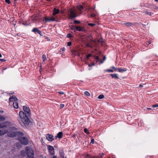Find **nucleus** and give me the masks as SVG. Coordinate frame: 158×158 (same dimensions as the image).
<instances>
[{
  "label": "nucleus",
  "mask_w": 158,
  "mask_h": 158,
  "mask_svg": "<svg viewBox=\"0 0 158 158\" xmlns=\"http://www.w3.org/2000/svg\"><path fill=\"white\" fill-rule=\"evenodd\" d=\"M23 109L25 113L20 111L19 113L20 118L18 119L19 123L23 127H25L26 125H32V123L28 118L31 115L29 108L26 106H23Z\"/></svg>",
  "instance_id": "nucleus-1"
},
{
  "label": "nucleus",
  "mask_w": 158,
  "mask_h": 158,
  "mask_svg": "<svg viewBox=\"0 0 158 158\" xmlns=\"http://www.w3.org/2000/svg\"><path fill=\"white\" fill-rule=\"evenodd\" d=\"M60 10L58 9H56L54 8L53 10L52 13V16L51 17L46 16L43 18V21H45L46 22H50L56 21L58 22L59 21V18L56 15L59 13Z\"/></svg>",
  "instance_id": "nucleus-2"
},
{
  "label": "nucleus",
  "mask_w": 158,
  "mask_h": 158,
  "mask_svg": "<svg viewBox=\"0 0 158 158\" xmlns=\"http://www.w3.org/2000/svg\"><path fill=\"white\" fill-rule=\"evenodd\" d=\"M68 14L69 19H70L75 18L79 15V14L77 15V12L75 9L72 8L68 10Z\"/></svg>",
  "instance_id": "nucleus-3"
},
{
  "label": "nucleus",
  "mask_w": 158,
  "mask_h": 158,
  "mask_svg": "<svg viewBox=\"0 0 158 158\" xmlns=\"http://www.w3.org/2000/svg\"><path fill=\"white\" fill-rule=\"evenodd\" d=\"M24 135L23 134V135L19 136L18 137V140L21 144L24 145H27L28 144L29 140L27 137H24Z\"/></svg>",
  "instance_id": "nucleus-4"
},
{
  "label": "nucleus",
  "mask_w": 158,
  "mask_h": 158,
  "mask_svg": "<svg viewBox=\"0 0 158 158\" xmlns=\"http://www.w3.org/2000/svg\"><path fill=\"white\" fill-rule=\"evenodd\" d=\"M26 150L27 151V156L29 158H33L34 156V153L31 148L29 147H26Z\"/></svg>",
  "instance_id": "nucleus-5"
},
{
  "label": "nucleus",
  "mask_w": 158,
  "mask_h": 158,
  "mask_svg": "<svg viewBox=\"0 0 158 158\" xmlns=\"http://www.w3.org/2000/svg\"><path fill=\"white\" fill-rule=\"evenodd\" d=\"M23 135V133L20 132H13L8 133L7 135L9 137H14L17 136L18 137L19 136L22 135Z\"/></svg>",
  "instance_id": "nucleus-6"
},
{
  "label": "nucleus",
  "mask_w": 158,
  "mask_h": 158,
  "mask_svg": "<svg viewBox=\"0 0 158 158\" xmlns=\"http://www.w3.org/2000/svg\"><path fill=\"white\" fill-rule=\"evenodd\" d=\"M48 148L50 156H53L55 154L54 149L52 146L48 145Z\"/></svg>",
  "instance_id": "nucleus-7"
},
{
  "label": "nucleus",
  "mask_w": 158,
  "mask_h": 158,
  "mask_svg": "<svg viewBox=\"0 0 158 158\" xmlns=\"http://www.w3.org/2000/svg\"><path fill=\"white\" fill-rule=\"evenodd\" d=\"M46 139L49 141H52L53 139V136L52 135L48 134L46 136Z\"/></svg>",
  "instance_id": "nucleus-8"
},
{
  "label": "nucleus",
  "mask_w": 158,
  "mask_h": 158,
  "mask_svg": "<svg viewBox=\"0 0 158 158\" xmlns=\"http://www.w3.org/2000/svg\"><path fill=\"white\" fill-rule=\"evenodd\" d=\"M8 123V122L5 121L3 123H0V129L3 128H7V126L6 124Z\"/></svg>",
  "instance_id": "nucleus-9"
},
{
  "label": "nucleus",
  "mask_w": 158,
  "mask_h": 158,
  "mask_svg": "<svg viewBox=\"0 0 158 158\" xmlns=\"http://www.w3.org/2000/svg\"><path fill=\"white\" fill-rule=\"evenodd\" d=\"M8 132V130L7 129L0 130V136L6 134Z\"/></svg>",
  "instance_id": "nucleus-10"
},
{
  "label": "nucleus",
  "mask_w": 158,
  "mask_h": 158,
  "mask_svg": "<svg viewBox=\"0 0 158 158\" xmlns=\"http://www.w3.org/2000/svg\"><path fill=\"white\" fill-rule=\"evenodd\" d=\"M10 102H12L13 101H17V98L15 96H12L9 98V99Z\"/></svg>",
  "instance_id": "nucleus-11"
},
{
  "label": "nucleus",
  "mask_w": 158,
  "mask_h": 158,
  "mask_svg": "<svg viewBox=\"0 0 158 158\" xmlns=\"http://www.w3.org/2000/svg\"><path fill=\"white\" fill-rule=\"evenodd\" d=\"M77 8L80 10V12L79 13V15H80L82 12V10L83 9V6L81 5H78L77 6Z\"/></svg>",
  "instance_id": "nucleus-12"
},
{
  "label": "nucleus",
  "mask_w": 158,
  "mask_h": 158,
  "mask_svg": "<svg viewBox=\"0 0 158 158\" xmlns=\"http://www.w3.org/2000/svg\"><path fill=\"white\" fill-rule=\"evenodd\" d=\"M63 135V134L62 132H60L57 134L56 136H55V138H58L59 139H61L62 138Z\"/></svg>",
  "instance_id": "nucleus-13"
},
{
  "label": "nucleus",
  "mask_w": 158,
  "mask_h": 158,
  "mask_svg": "<svg viewBox=\"0 0 158 158\" xmlns=\"http://www.w3.org/2000/svg\"><path fill=\"white\" fill-rule=\"evenodd\" d=\"M104 156V153H101L99 154V156H91V158H102Z\"/></svg>",
  "instance_id": "nucleus-14"
},
{
  "label": "nucleus",
  "mask_w": 158,
  "mask_h": 158,
  "mask_svg": "<svg viewBox=\"0 0 158 158\" xmlns=\"http://www.w3.org/2000/svg\"><path fill=\"white\" fill-rule=\"evenodd\" d=\"M110 75L113 78H115L116 79H118L119 78V77H118V75L116 73L113 74H110Z\"/></svg>",
  "instance_id": "nucleus-15"
},
{
  "label": "nucleus",
  "mask_w": 158,
  "mask_h": 158,
  "mask_svg": "<svg viewBox=\"0 0 158 158\" xmlns=\"http://www.w3.org/2000/svg\"><path fill=\"white\" fill-rule=\"evenodd\" d=\"M117 69L118 72L120 73H123L127 71L125 69H122V68H117Z\"/></svg>",
  "instance_id": "nucleus-16"
},
{
  "label": "nucleus",
  "mask_w": 158,
  "mask_h": 158,
  "mask_svg": "<svg viewBox=\"0 0 158 158\" xmlns=\"http://www.w3.org/2000/svg\"><path fill=\"white\" fill-rule=\"evenodd\" d=\"M16 102L17 101H15L13 102V106L15 108L18 109L19 107L18 104Z\"/></svg>",
  "instance_id": "nucleus-17"
},
{
  "label": "nucleus",
  "mask_w": 158,
  "mask_h": 158,
  "mask_svg": "<svg viewBox=\"0 0 158 158\" xmlns=\"http://www.w3.org/2000/svg\"><path fill=\"white\" fill-rule=\"evenodd\" d=\"M59 153L60 156L63 158H64V153L63 150H60Z\"/></svg>",
  "instance_id": "nucleus-18"
},
{
  "label": "nucleus",
  "mask_w": 158,
  "mask_h": 158,
  "mask_svg": "<svg viewBox=\"0 0 158 158\" xmlns=\"http://www.w3.org/2000/svg\"><path fill=\"white\" fill-rule=\"evenodd\" d=\"M6 119V117L4 116L0 115V121H3Z\"/></svg>",
  "instance_id": "nucleus-19"
},
{
  "label": "nucleus",
  "mask_w": 158,
  "mask_h": 158,
  "mask_svg": "<svg viewBox=\"0 0 158 158\" xmlns=\"http://www.w3.org/2000/svg\"><path fill=\"white\" fill-rule=\"evenodd\" d=\"M124 24L126 25V26H128V27H132L133 24L131 23L130 22H127L124 23Z\"/></svg>",
  "instance_id": "nucleus-20"
},
{
  "label": "nucleus",
  "mask_w": 158,
  "mask_h": 158,
  "mask_svg": "<svg viewBox=\"0 0 158 158\" xmlns=\"http://www.w3.org/2000/svg\"><path fill=\"white\" fill-rule=\"evenodd\" d=\"M76 29L79 31H83L84 30V29L80 26L77 27Z\"/></svg>",
  "instance_id": "nucleus-21"
},
{
  "label": "nucleus",
  "mask_w": 158,
  "mask_h": 158,
  "mask_svg": "<svg viewBox=\"0 0 158 158\" xmlns=\"http://www.w3.org/2000/svg\"><path fill=\"white\" fill-rule=\"evenodd\" d=\"M145 13L147 15L150 16L152 15V14H153L151 12L148 11H145Z\"/></svg>",
  "instance_id": "nucleus-22"
},
{
  "label": "nucleus",
  "mask_w": 158,
  "mask_h": 158,
  "mask_svg": "<svg viewBox=\"0 0 158 158\" xmlns=\"http://www.w3.org/2000/svg\"><path fill=\"white\" fill-rule=\"evenodd\" d=\"M84 94L86 96H90V93L87 91H86L85 92Z\"/></svg>",
  "instance_id": "nucleus-23"
},
{
  "label": "nucleus",
  "mask_w": 158,
  "mask_h": 158,
  "mask_svg": "<svg viewBox=\"0 0 158 158\" xmlns=\"http://www.w3.org/2000/svg\"><path fill=\"white\" fill-rule=\"evenodd\" d=\"M42 58L43 61H44L46 59V58L45 55L44 54L42 56Z\"/></svg>",
  "instance_id": "nucleus-24"
},
{
  "label": "nucleus",
  "mask_w": 158,
  "mask_h": 158,
  "mask_svg": "<svg viewBox=\"0 0 158 158\" xmlns=\"http://www.w3.org/2000/svg\"><path fill=\"white\" fill-rule=\"evenodd\" d=\"M39 30H38L37 28H34L32 29V31L37 32Z\"/></svg>",
  "instance_id": "nucleus-25"
},
{
  "label": "nucleus",
  "mask_w": 158,
  "mask_h": 158,
  "mask_svg": "<svg viewBox=\"0 0 158 158\" xmlns=\"http://www.w3.org/2000/svg\"><path fill=\"white\" fill-rule=\"evenodd\" d=\"M76 26L74 25H72L71 27V29L72 30H74L76 29Z\"/></svg>",
  "instance_id": "nucleus-26"
},
{
  "label": "nucleus",
  "mask_w": 158,
  "mask_h": 158,
  "mask_svg": "<svg viewBox=\"0 0 158 158\" xmlns=\"http://www.w3.org/2000/svg\"><path fill=\"white\" fill-rule=\"evenodd\" d=\"M104 98V96L103 94H101L98 96V98L100 99H102Z\"/></svg>",
  "instance_id": "nucleus-27"
},
{
  "label": "nucleus",
  "mask_w": 158,
  "mask_h": 158,
  "mask_svg": "<svg viewBox=\"0 0 158 158\" xmlns=\"http://www.w3.org/2000/svg\"><path fill=\"white\" fill-rule=\"evenodd\" d=\"M66 37H67L69 38H71L73 37L72 35L70 33L68 34L67 35Z\"/></svg>",
  "instance_id": "nucleus-28"
},
{
  "label": "nucleus",
  "mask_w": 158,
  "mask_h": 158,
  "mask_svg": "<svg viewBox=\"0 0 158 158\" xmlns=\"http://www.w3.org/2000/svg\"><path fill=\"white\" fill-rule=\"evenodd\" d=\"M84 132L87 134H89V133L88 132V130L87 129L85 128L84 129Z\"/></svg>",
  "instance_id": "nucleus-29"
},
{
  "label": "nucleus",
  "mask_w": 158,
  "mask_h": 158,
  "mask_svg": "<svg viewBox=\"0 0 158 158\" xmlns=\"http://www.w3.org/2000/svg\"><path fill=\"white\" fill-rule=\"evenodd\" d=\"M92 56L91 54H88L86 57V59H88L90 57H91Z\"/></svg>",
  "instance_id": "nucleus-30"
},
{
  "label": "nucleus",
  "mask_w": 158,
  "mask_h": 158,
  "mask_svg": "<svg viewBox=\"0 0 158 158\" xmlns=\"http://www.w3.org/2000/svg\"><path fill=\"white\" fill-rule=\"evenodd\" d=\"M106 71L112 73V72H114V70H112V69H107L106 70Z\"/></svg>",
  "instance_id": "nucleus-31"
},
{
  "label": "nucleus",
  "mask_w": 158,
  "mask_h": 158,
  "mask_svg": "<svg viewBox=\"0 0 158 158\" xmlns=\"http://www.w3.org/2000/svg\"><path fill=\"white\" fill-rule=\"evenodd\" d=\"M80 23V22L77 20H75L74 21V23L75 24H79Z\"/></svg>",
  "instance_id": "nucleus-32"
},
{
  "label": "nucleus",
  "mask_w": 158,
  "mask_h": 158,
  "mask_svg": "<svg viewBox=\"0 0 158 158\" xmlns=\"http://www.w3.org/2000/svg\"><path fill=\"white\" fill-rule=\"evenodd\" d=\"M88 25L90 26L93 27L95 25V24L93 23H89Z\"/></svg>",
  "instance_id": "nucleus-33"
},
{
  "label": "nucleus",
  "mask_w": 158,
  "mask_h": 158,
  "mask_svg": "<svg viewBox=\"0 0 158 158\" xmlns=\"http://www.w3.org/2000/svg\"><path fill=\"white\" fill-rule=\"evenodd\" d=\"M95 65V63H93L91 64H89L88 66L89 67H91L92 66H94Z\"/></svg>",
  "instance_id": "nucleus-34"
},
{
  "label": "nucleus",
  "mask_w": 158,
  "mask_h": 158,
  "mask_svg": "<svg viewBox=\"0 0 158 158\" xmlns=\"http://www.w3.org/2000/svg\"><path fill=\"white\" fill-rule=\"evenodd\" d=\"M5 2L8 4H10L11 3L10 0H5Z\"/></svg>",
  "instance_id": "nucleus-35"
},
{
  "label": "nucleus",
  "mask_w": 158,
  "mask_h": 158,
  "mask_svg": "<svg viewBox=\"0 0 158 158\" xmlns=\"http://www.w3.org/2000/svg\"><path fill=\"white\" fill-rule=\"evenodd\" d=\"M64 104H60V109H62L63 107H64Z\"/></svg>",
  "instance_id": "nucleus-36"
},
{
  "label": "nucleus",
  "mask_w": 158,
  "mask_h": 158,
  "mask_svg": "<svg viewBox=\"0 0 158 158\" xmlns=\"http://www.w3.org/2000/svg\"><path fill=\"white\" fill-rule=\"evenodd\" d=\"M72 43L71 42H69L67 43V46H70L71 45Z\"/></svg>",
  "instance_id": "nucleus-37"
},
{
  "label": "nucleus",
  "mask_w": 158,
  "mask_h": 158,
  "mask_svg": "<svg viewBox=\"0 0 158 158\" xmlns=\"http://www.w3.org/2000/svg\"><path fill=\"white\" fill-rule=\"evenodd\" d=\"M158 107V104H156L155 105H152V107L155 108Z\"/></svg>",
  "instance_id": "nucleus-38"
},
{
  "label": "nucleus",
  "mask_w": 158,
  "mask_h": 158,
  "mask_svg": "<svg viewBox=\"0 0 158 158\" xmlns=\"http://www.w3.org/2000/svg\"><path fill=\"white\" fill-rule=\"evenodd\" d=\"M37 33H38V34H40V35H41V31H40V30H39L37 32Z\"/></svg>",
  "instance_id": "nucleus-39"
},
{
  "label": "nucleus",
  "mask_w": 158,
  "mask_h": 158,
  "mask_svg": "<svg viewBox=\"0 0 158 158\" xmlns=\"http://www.w3.org/2000/svg\"><path fill=\"white\" fill-rule=\"evenodd\" d=\"M98 61H99V63L100 64H102L103 63L104 61L103 60H101L100 59Z\"/></svg>",
  "instance_id": "nucleus-40"
},
{
  "label": "nucleus",
  "mask_w": 158,
  "mask_h": 158,
  "mask_svg": "<svg viewBox=\"0 0 158 158\" xmlns=\"http://www.w3.org/2000/svg\"><path fill=\"white\" fill-rule=\"evenodd\" d=\"M111 68L114 69V71H116L117 70V68H115L114 67V66H112Z\"/></svg>",
  "instance_id": "nucleus-41"
},
{
  "label": "nucleus",
  "mask_w": 158,
  "mask_h": 158,
  "mask_svg": "<svg viewBox=\"0 0 158 158\" xmlns=\"http://www.w3.org/2000/svg\"><path fill=\"white\" fill-rule=\"evenodd\" d=\"M96 15L95 14H94V13H93L91 15V16L92 17H94Z\"/></svg>",
  "instance_id": "nucleus-42"
},
{
  "label": "nucleus",
  "mask_w": 158,
  "mask_h": 158,
  "mask_svg": "<svg viewBox=\"0 0 158 158\" xmlns=\"http://www.w3.org/2000/svg\"><path fill=\"white\" fill-rule=\"evenodd\" d=\"M95 59L96 60H100L99 59V57L98 56H95Z\"/></svg>",
  "instance_id": "nucleus-43"
},
{
  "label": "nucleus",
  "mask_w": 158,
  "mask_h": 158,
  "mask_svg": "<svg viewBox=\"0 0 158 158\" xmlns=\"http://www.w3.org/2000/svg\"><path fill=\"white\" fill-rule=\"evenodd\" d=\"M94 139H92L91 140V142L90 143H94Z\"/></svg>",
  "instance_id": "nucleus-44"
},
{
  "label": "nucleus",
  "mask_w": 158,
  "mask_h": 158,
  "mask_svg": "<svg viewBox=\"0 0 158 158\" xmlns=\"http://www.w3.org/2000/svg\"><path fill=\"white\" fill-rule=\"evenodd\" d=\"M86 46L87 47H90V48H92V46H91L89 44H86Z\"/></svg>",
  "instance_id": "nucleus-45"
},
{
  "label": "nucleus",
  "mask_w": 158,
  "mask_h": 158,
  "mask_svg": "<svg viewBox=\"0 0 158 158\" xmlns=\"http://www.w3.org/2000/svg\"><path fill=\"white\" fill-rule=\"evenodd\" d=\"M59 93L61 94H64V93L62 91L59 92Z\"/></svg>",
  "instance_id": "nucleus-46"
},
{
  "label": "nucleus",
  "mask_w": 158,
  "mask_h": 158,
  "mask_svg": "<svg viewBox=\"0 0 158 158\" xmlns=\"http://www.w3.org/2000/svg\"><path fill=\"white\" fill-rule=\"evenodd\" d=\"M0 60L2 62H4L5 61V60L4 59H0Z\"/></svg>",
  "instance_id": "nucleus-47"
},
{
  "label": "nucleus",
  "mask_w": 158,
  "mask_h": 158,
  "mask_svg": "<svg viewBox=\"0 0 158 158\" xmlns=\"http://www.w3.org/2000/svg\"><path fill=\"white\" fill-rule=\"evenodd\" d=\"M51 158H57V156H54L52 157H51Z\"/></svg>",
  "instance_id": "nucleus-48"
},
{
  "label": "nucleus",
  "mask_w": 158,
  "mask_h": 158,
  "mask_svg": "<svg viewBox=\"0 0 158 158\" xmlns=\"http://www.w3.org/2000/svg\"><path fill=\"white\" fill-rule=\"evenodd\" d=\"M106 59V57L104 56L103 57V61H104Z\"/></svg>",
  "instance_id": "nucleus-49"
},
{
  "label": "nucleus",
  "mask_w": 158,
  "mask_h": 158,
  "mask_svg": "<svg viewBox=\"0 0 158 158\" xmlns=\"http://www.w3.org/2000/svg\"><path fill=\"white\" fill-rule=\"evenodd\" d=\"M65 48L64 47H63L62 48V51L63 52H64L65 51Z\"/></svg>",
  "instance_id": "nucleus-50"
},
{
  "label": "nucleus",
  "mask_w": 158,
  "mask_h": 158,
  "mask_svg": "<svg viewBox=\"0 0 158 158\" xmlns=\"http://www.w3.org/2000/svg\"><path fill=\"white\" fill-rule=\"evenodd\" d=\"M76 135H75V134H73V135H72V137H73V138H75V137H76Z\"/></svg>",
  "instance_id": "nucleus-51"
},
{
  "label": "nucleus",
  "mask_w": 158,
  "mask_h": 158,
  "mask_svg": "<svg viewBox=\"0 0 158 158\" xmlns=\"http://www.w3.org/2000/svg\"><path fill=\"white\" fill-rule=\"evenodd\" d=\"M90 156L89 154L86 155V156H85L86 158L88 157H89Z\"/></svg>",
  "instance_id": "nucleus-52"
},
{
  "label": "nucleus",
  "mask_w": 158,
  "mask_h": 158,
  "mask_svg": "<svg viewBox=\"0 0 158 158\" xmlns=\"http://www.w3.org/2000/svg\"><path fill=\"white\" fill-rule=\"evenodd\" d=\"M142 26L143 27H145L146 25H144V24H142Z\"/></svg>",
  "instance_id": "nucleus-53"
},
{
  "label": "nucleus",
  "mask_w": 158,
  "mask_h": 158,
  "mask_svg": "<svg viewBox=\"0 0 158 158\" xmlns=\"http://www.w3.org/2000/svg\"><path fill=\"white\" fill-rule=\"evenodd\" d=\"M3 112V110H0V113H2Z\"/></svg>",
  "instance_id": "nucleus-54"
},
{
  "label": "nucleus",
  "mask_w": 158,
  "mask_h": 158,
  "mask_svg": "<svg viewBox=\"0 0 158 158\" xmlns=\"http://www.w3.org/2000/svg\"><path fill=\"white\" fill-rule=\"evenodd\" d=\"M139 86L140 87H142V86H143V85H142L140 84V85H139Z\"/></svg>",
  "instance_id": "nucleus-55"
},
{
  "label": "nucleus",
  "mask_w": 158,
  "mask_h": 158,
  "mask_svg": "<svg viewBox=\"0 0 158 158\" xmlns=\"http://www.w3.org/2000/svg\"><path fill=\"white\" fill-rule=\"evenodd\" d=\"M47 39L48 40H49V39L48 38V37H47Z\"/></svg>",
  "instance_id": "nucleus-56"
},
{
  "label": "nucleus",
  "mask_w": 158,
  "mask_h": 158,
  "mask_svg": "<svg viewBox=\"0 0 158 158\" xmlns=\"http://www.w3.org/2000/svg\"><path fill=\"white\" fill-rule=\"evenodd\" d=\"M147 109H148V110H151V108H147Z\"/></svg>",
  "instance_id": "nucleus-57"
},
{
  "label": "nucleus",
  "mask_w": 158,
  "mask_h": 158,
  "mask_svg": "<svg viewBox=\"0 0 158 158\" xmlns=\"http://www.w3.org/2000/svg\"><path fill=\"white\" fill-rule=\"evenodd\" d=\"M2 56L1 54L0 53V58Z\"/></svg>",
  "instance_id": "nucleus-58"
},
{
  "label": "nucleus",
  "mask_w": 158,
  "mask_h": 158,
  "mask_svg": "<svg viewBox=\"0 0 158 158\" xmlns=\"http://www.w3.org/2000/svg\"><path fill=\"white\" fill-rule=\"evenodd\" d=\"M148 42V44H151V42Z\"/></svg>",
  "instance_id": "nucleus-59"
},
{
  "label": "nucleus",
  "mask_w": 158,
  "mask_h": 158,
  "mask_svg": "<svg viewBox=\"0 0 158 158\" xmlns=\"http://www.w3.org/2000/svg\"><path fill=\"white\" fill-rule=\"evenodd\" d=\"M98 60H96V62L97 63L98 62Z\"/></svg>",
  "instance_id": "nucleus-60"
},
{
  "label": "nucleus",
  "mask_w": 158,
  "mask_h": 158,
  "mask_svg": "<svg viewBox=\"0 0 158 158\" xmlns=\"http://www.w3.org/2000/svg\"><path fill=\"white\" fill-rule=\"evenodd\" d=\"M155 1L157 2L158 1V0H155Z\"/></svg>",
  "instance_id": "nucleus-61"
},
{
  "label": "nucleus",
  "mask_w": 158,
  "mask_h": 158,
  "mask_svg": "<svg viewBox=\"0 0 158 158\" xmlns=\"http://www.w3.org/2000/svg\"><path fill=\"white\" fill-rule=\"evenodd\" d=\"M47 1H50L51 0H46Z\"/></svg>",
  "instance_id": "nucleus-62"
},
{
  "label": "nucleus",
  "mask_w": 158,
  "mask_h": 158,
  "mask_svg": "<svg viewBox=\"0 0 158 158\" xmlns=\"http://www.w3.org/2000/svg\"><path fill=\"white\" fill-rule=\"evenodd\" d=\"M6 69H7V68H5L4 69V70H6Z\"/></svg>",
  "instance_id": "nucleus-63"
},
{
  "label": "nucleus",
  "mask_w": 158,
  "mask_h": 158,
  "mask_svg": "<svg viewBox=\"0 0 158 158\" xmlns=\"http://www.w3.org/2000/svg\"><path fill=\"white\" fill-rule=\"evenodd\" d=\"M44 158H46V157H45Z\"/></svg>",
  "instance_id": "nucleus-64"
}]
</instances>
